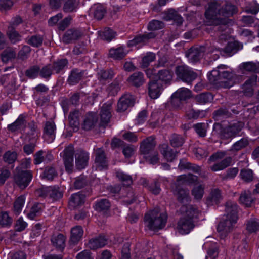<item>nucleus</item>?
I'll list each match as a JSON object with an SVG mask.
<instances>
[{
    "mask_svg": "<svg viewBox=\"0 0 259 259\" xmlns=\"http://www.w3.org/2000/svg\"><path fill=\"white\" fill-rule=\"evenodd\" d=\"M237 12V8L235 5L227 1H215L209 3L205 15L207 20L208 25H219L223 26L218 27H226L228 23L227 18L233 16Z\"/></svg>",
    "mask_w": 259,
    "mask_h": 259,
    "instance_id": "nucleus-1",
    "label": "nucleus"
},
{
    "mask_svg": "<svg viewBox=\"0 0 259 259\" xmlns=\"http://www.w3.org/2000/svg\"><path fill=\"white\" fill-rule=\"evenodd\" d=\"M228 68L227 65H220L212 70L208 74L210 82L225 88L232 87L236 82L237 76L232 71L227 70Z\"/></svg>",
    "mask_w": 259,
    "mask_h": 259,
    "instance_id": "nucleus-2",
    "label": "nucleus"
},
{
    "mask_svg": "<svg viewBox=\"0 0 259 259\" xmlns=\"http://www.w3.org/2000/svg\"><path fill=\"white\" fill-rule=\"evenodd\" d=\"M198 179L196 176L191 174L179 176L175 184L172 186V190L178 200L182 203L188 202L190 199L189 192L182 187L186 185L192 184Z\"/></svg>",
    "mask_w": 259,
    "mask_h": 259,
    "instance_id": "nucleus-3",
    "label": "nucleus"
},
{
    "mask_svg": "<svg viewBox=\"0 0 259 259\" xmlns=\"http://www.w3.org/2000/svg\"><path fill=\"white\" fill-rule=\"evenodd\" d=\"M181 211L185 212V216L178 221L177 229L182 234H187L194 229L195 224L193 219L198 217L199 211L192 205L182 206Z\"/></svg>",
    "mask_w": 259,
    "mask_h": 259,
    "instance_id": "nucleus-4",
    "label": "nucleus"
},
{
    "mask_svg": "<svg viewBox=\"0 0 259 259\" xmlns=\"http://www.w3.org/2000/svg\"><path fill=\"white\" fill-rule=\"evenodd\" d=\"M167 219L166 213L161 212L158 208H156L145 215L144 221L146 227L155 231L161 229L165 226Z\"/></svg>",
    "mask_w": 259,
    "mask_h": 259,
    "instance_id": "nucleus-5",
    "label": "nucleus"
},
{
    "mask_svg": "<svg viewBox=\"0 0 259 259\" xmlns=\"http://www.w3.org/2000/svg\"><path fill=\"white\" fill-rule=\"evenodd\" d=\"M156 142L152 137H149L144 140L141 144L140 150L146 160L152 164H155L158 162V153L154 149Z\"/></svg>",
    "mask_w": 259,
    "mask_h": 259,
    "instance_id": "nucleus-6",
    "label": "nucleus"
},
{
    "mask_svg": "<svg viewBox=\"0 0 259 259\" xmlns=\"http://www.w3.org/2000/svg\"><path fill=\"white\" fill-rule=\"evenodd\" d=\"M205 52H206L207 54L214 52L218 53L215 54L216 58H218L219 56V54H221L219 47L217 48L215 46H212L206 48L204 46H201L200 47H193L190 48L186 52V56L190 62L195 63L198 62L204 56Z\"/></svg>",
    "mask_w": 259,
    "mask_h": 259,
    "instance_id": "nucleus-7",
    "label": "nucleus"
},
{
    "mask_svg": "<svg viewBox=\"0 0 259 259\" xmlns=\"http://www.w3.org/2000/svg\"><path fill=\"white\" fill-rule=\"evenodd\" d=\"M226 153L224 151L218 152L212 154L209 159V163H211L212 162L215 163L210 166V169L212 171H217L223 170L228 166H229L232 162V158L227 157L222 160L221 161L219 160L223 159Z\"/></svg>",
    "mask_w": 259,
    "mask_h": 259,
    "instance_id": "nucleus-8",
    "label": "nucleus"
},
{
    "mask_svg": "<svg viewBox=\"0 0 259 259\" xmlns=\"http://www.w3.org/2000/svg\"><path fill=\"white\" fill-rule=\"evenodd\" d=\"M175 72L178 77L188 84H190L197 77V74L186 65L178 66Z\"/></svg>",
    "mask_w": 259,
    "mask_h": 259,
    "instance_id": "nucleus-9",
    "label": "nucleus"
},
{
    "mask_svg": "<svg viewBox=\"0 0 259 259\" xmlns=\"http://www.w3.org/2000/svg\"><path fill=\"white\" fill-rule=\"evenodd\" d=\"M36 194L41 197H48L53 200H57L63 196V192L58 187L42 188L36 191Z\"/></svg>",
    "mask_w": 259,
    "mask_h": 259,
    "instance_id": "nucleus-10",
    "label": "nucleus"
},
{
    "mask_svg": "<svg viewBox=\"0 0 259 259\" xmlns=\"http://www.w3.org/2000/svg\"><path fill=\"white\" fill-rule=\"evenodd\" d=\"M243 126L242 122H237L223 128L220 133V138L222 139H232L235 137Z\"/></svg>",
    "mask_w": 259,
    "mask_h": 259,
    "instance_id": "nucleus-11",
    "label": "nucleus"
},
{
    "mask_svg": "<svg viewBox=\"0 0 259 259\" xmlns=\"http://www.w3.org/2000/svg\"><path fill=\"white\" fill-rule=\"evenodd\" d=\"M74 149L72 145L66 147L63 151V160L66 170L71 172L73 168Z\"/></svg>",
    "mask_w": 259,
    "mask_h": 259,
    "instance_id": "nucleus-12",
    "label": "nucleus"
},
{
    "mask_svg": "<svg viewBox=\"0 0 259 259\" xmlns=\"http://www.w3.org/2000/svg\"><path fill=\"white\" fill-rule=\"evenodd\" d=\"M32 178V174L29 170L18 171L14 176L15 183L21 189L25 188Z\"/></svg>",
    "mask_w": 259,
    "mask_h": 259,
    "instance_id": "nucleus-13",
    "label": "nucleus"
},
{
    "mask_svg": "<svg viewBox=\"0 0 259 259\" xmlns=\"http://www.w3.org/2000/svg\"><path fill=\"white\" fill-rule=\"evenodd\" d=\"M237 220L233 218H226V217L224 216L218 226V231L222 236H225L228 233L232 230Z\"/></svg>",
    "mask_w": 259,
    "mask_h": 259,
    "instance_id": "nucleus-14",
    "label": "nucleus"
},
{
    "mask_svg": "<svg viewBox=\"0 0 259 259\" xmlns=\"http://www.w3.org/2000/svg\"><path fill=\"white\" fill-rule=\"evenodd\" d=\"M56 126L54 121H47L44 126L43 137L48 143L52 142L55 138Z\"/></svg>",
    "mask_w": 259,
    "mask_h": 259,
    "instance_id": "nucleus-15",
    "label": "nucleus"
},
{
    "mask_svg": "<svg viewBox=\"0 0 259 259\" xmlns=\"http://www.w3.org/2000/svg\"><path fill=\"white\" fill-rule=\"evenodd\" d=\"M134 104V98L133 95L126 94L122 96L119 100L117 104V111L124 112L128 108L132 107Z\"/></svg>",
    "mask_w": 259,
    "mask_h": 259,
    "instance_id": "nucleus-16",
    "label": "nucleus"
},
{
    "mask_svg": "<svg viewBox=\"0 0 259 259\" xmlns=\"http://www.w3.org/2000/svg\"><path fill=\"white\" fill-rule=\"evenodd\" d=\"M95 164L97 169L101 170L107 167L108 164L104 150L101 148L96 151Z\"/></svg>",
    "mask_w": 259,
    "mask_h": 259,
    "instance_id": "nucleus-17",
    "label": "nucleus"
},
{
    "mask_svg": "<svg viewBox=\"0 0 259 259\" xmlns=\"http://www.w3.org/2000/svg\"><path fill=\"white\" fill-rule=\"evenodd\" d=\"M98 121L97 116L96 113H89L83 118L81 124L82 128L86 131H89L93 128Z\"/></svg>",
    "mask_w": 259,
    "mask_h": 259,
    "instance_id": "nucleus-18",
    "label": "nucleus"
},
{
    "mask_svg": "<svg viewBox=\"0 0 259 259\" xmlns=\"http://www.w3.org/2000/svg\"><path fill=\"white\" fill-rule=\"evenodd\" d=\"M155 35L153 32L144 34L142 35H138L134 37L133 39L129 40L127 45L129 47H133L138 45H145L149 39L155 37Z\"/></svg>",
    "mask_w": 259,
    "mask_h": 259,
    "instance_id": "nucleus-19",
    "label": "nucleus"
},
{
    "mask_svg": "<svg viewBox=\"0 0 259 259\" xmlns=\"http://www.w3.org/2000/svg\"><path fill=\"white\" fill-rule=\"evenodd\" d=\"M89 154L83 151H78L75 155L76 166L78 169L84 168L88 165Z\"/></svg>",
    "mask_w": 259,
    "mask_h": 259,
    "instance_id": "nucleus-20",
    "label": "nucleus"
},
{
    "mask_svg": "<svg viewBox=\"0 0 259 259\" xmlns=\"http://www.w3.org/2000/svg\"><path fill=\"white\" fill-rule=\"evenodd\" d=\"M85 196L81 192L71 195L69 201V205L71 209L81 206L84 202Z\"/></svg>",
    "mask_w": 259,
    "mask_h": 259,
    "instance_id": "nucleus-21",
    "label": "nucleus"
},
{
    "mask_svg": "<svg viewBox=\"0 0 259 259\" xmlns=\"http://www.w3.org/2000/svg\"><path fill=\"white\" fill-rule=\"evenodd\" d=\"M111 104L105 103L101 107L100 112L101 125L107 124L110 121L111 117Z\"/></svg>",
    "mask_w": 259,
    "mask_h": 259,
    "instance_id": "nucleus-22",
    "label": "nucleus"
},
{
    "mask_svg": "<svg viewBox=\"0 0 259 259\" xmlns=\"http://www.w3.org/2000/svg\"><path fill=\"white\" fill-rule=\"evenodd\" d=\"M162 87L158 80H151L149 83L148 93L152 99H157L161 94Z\"/></svg>",
    "mask_w": 259,
    "mask_h": 259,
    "instance_id": "nucleus-23",
    "label": "nucleus"
},
{
    "mask_svg": "<svg viewBox=\"0 0 259 259\" xmlns=\"http://www.w3.org/2000/svg\"><path fill=\"white\" fill-rule=\"evenodd\" d=\"M238 205L235 202L228 201L225 205V214L226 218L238 219Z\"/></svg>",
    "mask_w": 259,
    "mask_h": 259,
    "instance_id": "nucleus-24",
    "label": "nucleus"
},
{
    "mask_svg": "<svg viewBox=\"0 0 259 259\" xmlns=\"http://www.w3.org/2000/svg\"><path fill=\"white\" fill-rule=\"evenodd\" d=\"M107 244L106 239L102 236L91 239L87 244L88 248L92 250H96L104 247Z\"/></svg>",
    "mask_w": 259,
    "mask_h": 259,
    "instance_id": "nucleus-25",
    "label": "nucleus"
},
{
    "mask_svg": "<svg viewBox=\"0 0 259 259\" xmlns=\"http://www.w3.org/2000/svg\"><path fill=\"white\" fill-rule=\"evenodd\" d=\"M26 126V121L22 115H20L17 119L13 123L8 125V128L11 132L24 131Z\"/></svg>",
    "mask_w": 259,
    "mask_h": 259,
    "instance_id": "nucleus-26",
    "label": "nucleus"
},
{
    "mask_svg": "<svg viewBox=\"0 0 259 259\" xmlns=\"http://www.w3.org/2000/svg\"><path fill=\"white\" fill-rule=\"evenodd\" d=\"M191 96V91L185 88L178 89L173 95V102L176 100L185 101Z\"/></svg>",
    "mask_w": 259,
    "mask_h": 259,
    "instance_id": "nucleus-27",
    "label": "nucleus"
},
{
    "mask_svg": "<svg viewBox=\"0 0 259 259\" xmlns=\"http://www.w3.org/2000/svg\"><path fill=\"white\" fill-rule=\"evenodd\" d=\"M81 35V32L78 30L69 29L64 34L62 40L64 42L69 43L78 39Z\"/></svg>",
    "mask_w": 259,
    "mask_h": 259,
    "instance_id": "nucleus-28",
    "label": "nucleus"
},
{
    "mask_svg": "<svg viewBox=\"0 0 259 259\" xmlns=\"http://www.w3.org/2000/svg\"><path fill=\"white\" fill-rule=\"evenodd\" d=\"M194 100L198 104L204 105L211 102L213 100V96L210 93L204 92L196 95Z\"/></svg>",
    "mask_w": 259,
    "mask_h": 259,
    "instance_id": "nucleus-29",
    "label": "nucleus"
},
{
    "mask_svg": "<svg viewBox=\"0 0 259 259\" xmlns=\"http://www.w3.org/2000/svg\"><path fill=\"white\" fill-rule=\"evenodd\" d=\"M255 198L250 191H244L240 194L239 201L246 207H250L254 202Z\"/></svg>",
    "mask_w": 259,
    "mask_h": 259,
    "instance_id": "nucleus-30",
    "label": "nucleus"
},
{
    "mask_svg": "<svg viewBox=\"0 0 259 259\" xmlns=\"http://www.w3.org/2000/svg\"><path fill=\"white\" fill-rule=\"evenodd\" d=\"M65 237L61 234L54 235L51 238L53 245L59 250L62 251L65 246Z\"/></svg>",
    "mask_w": 259,
    "mask_h": 259,
    "instance_id": "nucleus-31",
    "label": "nucleus"
},
{
    "mask_svg": "<svg viewBox=\"0 0 259 259\" xmlns=\"http://www.w3.org/2000/svg\"><path fill=\"white\" fill-rule=\"evenodd\" d=\"M16 57V50L11 47L7 48L1 54V60L4 63H7L9 61H12L15 59Z\"/></svg>",
    "mask_w": 259,
    "mask_h": 259,
    "instance_id": "nucleus-32",
    "label": "nucleus"
},
{
    "mask_svg": "<svg viewBox=\"0 0 259 259\" xmlns=\"http://www.w3.org/2000/svg\"><path fill=\"white\" fill-rule=\"evenodd\" d=\"M257 76L253 75L243 85V90L247 96H251L253 93V86L256 84Z\"/></svg>",
    "mask_w": 259,
    "mask_h": 259,
    "instance_id": "nucleus-33",
    "label": "nucleus"
},
{
    "mask_svg": "<svg viewBox=\"0 0 259 259\" xmlns=\"http://www.w3.org/2000/svg\"><path fill=\"white\" fill-rule=\"evenodd\" d=\"M223 198L221 191L218 188L212 189L207 198L208 203L210 204L219 203Z\"/></svg>",
    "mask_w": 259,
    "mask_h": 259,
    "instance_id": "nucleus-34",
    "label": "nucleus"
},
{
    "mask_svg": "<svg viewBox=\"0 0 259 259\" xmlns=\"http://www.w3.org/2000/svg\"><path fill=\"white\" fill-rule=\"evenodd\" d=\"M160 151L167 161H172L176 157V152L174 151L166 144H162L160 146Z\"/></svg>",
    "mask_w": 259,
    "mask_h": 259,
    "instance_id": "nucleus-35",
    "label": "nucleus"
},
{
    "mask_svg": "<svg viewBox=\"0 0 259 259\" xmlns=\"http://www.w3.org/2000/svg\"><path fill=\"white\" fill-rule=\"evenodd\" d=\"M127 51L123 47L112 48L109 50V56L114 59L119 60L123 58L127 54Z\"/></svg>",
    "mask_w": 259,
    "mask_h": 259,
    "instance_id": "nucleus-36",
    "label": "nucleus"
},
{
    "mask_svg": "<svg viewBox=\"0 0 259 259\" xmlns=\"http://www.w3.org/2000/svg\"><path fill=\"white\" fill-rule=\"evenodd\" d=\"M83 230L79 226L72 228L70 241L73 244H76L81 239L83 235Z\"/></svg>",
    "mask_w": 259,
    "mask_h": 259,
    "instance_id": "nucleus-37",
    "label": "nucleus"
},
{
    "mask_svg": "<svg viewBox=\"0 0 259 259\" xmlns=\"http://www.w3.org/2000/svg\"><path fill=\"white\" fill-rule=\"evenodd\" d=\"M128 81L134 86L139 87L144 82L143 74L140 72L134 73L128 78Z\"/></svg>",
    "mask_w": 259,
    "mask_h": 259,
    "instance_id": "nucleus-38",
    "label": "nucleus"
},
{
    "mask_svg": "<svg viewBox=\"0 0 259 259\" xmlns=\"http://www.w3.org/2000/svg\"><path fill=\"white\" fill-rule=\"evenodd\" d=\"M83 73L77 69L73 70L68 79V82L70 85H74L77 83L82 78Z\"/></svg>",
    "mask_w": 259,
    "mask_h": 259,
    "instance_id": "nucleus-39",
    "label": "nucleus"
},
{
    "mask_svg": "<svg viewBox=\"0 0 259 259\" xmlns=\"http://www.w3.org/2000/svg\"><path fill=\"white\" fill-rule=\"evenodd\" d=\"M44 206L42 204H34L31 208L30 212L27 214V217L30 219L33 220L39 217L42 213Z\"/></svg>",
    "mask_w": 259,
    "mask_h": 259,
    "instance_id": "nucleus-40",
    "label": "nucleus"
},
{
    "mask_svg": "<svg viewBox=\"0 0 259 259\" xmlns=\"http://www.w3.org/2000/svg\"><path fill=\"white\" fill-rule=\"evenodd\" d=\"M80 113L78 111L74 110L70 112L68 119L70 125L73 128L74 130L78 129L79 125Z\"/></svg>",
    "mask_w": 259,
    "mask_h": 259,
    "instance_id": "nucleus-41",
    "label": "nucleus"
},
{
    "mask_svg": "<svg viewBox=\"0 0 259 259\" xmlns=\"http://www.w3.org/2000/svg\"><path fill=\"white\" fill-rule=\"evenodd\" d=\"M94 17L97 20L102 19L106 13V10L103 6L100 4L95 5L91 10Z\"/></svg>",
    "mask_w": 259,
    "mask_h": 259,
    "instance_id": "nucleus-42",
    "label": "nucleus"
},
{
    "mask_svg": "<svg viewBox=\"0 0 259 259\" xmlns=\"http://www.w3.org/2000/svg\"><path fill=\"white\" fill-rule=\"evenodd\" d=\"M157 76L159 79L158 82L161 81L167 83L171 80L172 74L169 70L163 69L158 71Z\"/></svg>",
    "mask_w": 259,
    "mask_h": 259,
    "instance_id": "nucleus-43",
    "label": "nucleus"
},
{
    "mask_svg": "<svg viewBox=\"0 0 259 259\" xmlns=\"http://www.w3.org/2000/svg\"><path fill=\"white\" fill-rule=\"evenodd\" d=\"M43 41V37L40 35H34L26 38V42L33 47H39Z\"/></svg>",
    "mask_w": 259,
    "mask_h": 259,
    "instance_id": "nucleus-44",
    "label": "nucleus"
},
{
    "mask_svg": "<svg viewBox=\"0 0 259 259\" xmlns=\"http://www.w3.org/2000/svg\"><path fill=\"white\" fill-rule=\"evenodd\" d=\"M25 201V197L21 195L18 197L14 203V212L16 215H19L24 206Z\"/></svg>",
    "mask_w": 259,
    "mask_h": 259,
    "instance_id": "nucleus-45",
    "label": "nucleus"
},
{
    "mask_svg": "<svg viewBox=\"0 0 259 259\" xmlns=\"http://www.w3.org/2000/svg\"><path fill=\"white\" fill-rule=\"evenodd\" d=\"M156 59L155 54L152 52H147L142 58L141 65L143 68L147 67L150 64Z\"/></svg>",
    "mask_w": 259,
    "mask_h": 259,
    "instance_id": "nucleus-46",
    "label": "nucleus"
},
{
    "mask_svg": "<svg viewBox=\"0 0 259 259\" xmlns=\"http://www.w3.org/2000/svg\"><path fill=\"white\" fill-rule=\"evenodd\" d=\"M57 175V172L54 167L48 166L45 168L41 177L42 179L52 180Z\"/></svg>",
    "mask_w": 259,
    "mask_h": 259,
    "instance_id": "nucleus-47",
    "label": "nucleus"
},
{
    "mask_svg": "<svg viewBox=\"0 0 259 259\" xmlns=\"http://www.w3.org/2000/svg\"><path fill=\"white\" fill-rule=\"evenodd\" d=\"M143 185L145 187H147L148 189L150 191H151L153 194L155 195L158 194L160 191L161 189L160 188V185L159 183L154 181L152 182L150 185H148L147 181L146 179H143L142 180Z\"/></svg>",
    "mask_w": 259,
    "mask_h": 259,
    "instance_id": "nucleus-48",
    "label": "nucleus"
},
{
    "mask_svg": "<svg viewBox=\"0 0 259 259\" xmlns=\"http://www.w3.org/2000/svg\"><path fill=\"white\" fill-rule=\"evenodd\" d=\"M7 34L12 43L15 44L21 40V35L15 30L14 27L12 26L8 27Z\"/></svg>",
    "mask_w": 259,
    "mask_h": 259,
    "instance_id": "nucleus-49",
    "label": "nucleus"
},
{
    "mask_svg": "<svg viewBox=\"0 0 259 259\" xmlns=\"http://www.w3.org/2000/svg\"><path fill=\"white\" fill-rule=\"evenodd\" d=\"M100 36L102 39L109 42L115 37L116 33L110 28H106L100 32Z\"/></svg>",
    "mask_w": 259,
    "mask_h": 259,
    "instance_id": "nucleus-50",
    "label": "nucleus"
},
{
    "mask_svg": "<svg viewBox=\"0 0 259 259\" xmlns=\"http://www.w3.org/2000/svg\"><path fill=\"white\" fill-rule=\"evenodd\" d=\"M204 185L200 184L196 186L192 190V195L197 200H200L202 198L204 193Z\"/></svg>",
    "mask_w": 259,
    "mask_h": 259,
    "instance_id": "nucleus-51",
    "label": "nucleus"
},
{
    "mask_svg": "<svg viewBox=\"0 0 259 259\" xmlns=\"http://www.w3.org/2000/svg\"><path fill=\"white\" fill-rule=\"evenodd\" d=\"M68 64V61L67 59H61L54 63L53 65H52L53 70L55 73H58L60 72Z\"/></svg>",
    "mask_w": 259,
    "mask_h": 259,
    "instance_id": "nucleus-52",
    "label": "nucleus"
},
{
    "mask_svg": "<svg viewBox=\"0 0 259 259\" xmlns=\"http://www.w3.org/2000/svg\"><path fill=\"white\" fill-rule=\"evenodd\" d=\"M233 247L242 253H245L248 250V247L246 240L244 238H242L241 240L234 242Z\"/></svg>",
    "mask_w": 259,
    "mask_h": 259,
    "instance_id": "nucleus-53",
    "label": "nucleus"
},
{
    "mask_svg": "<svg viewBox=\"0 0 259 259\" xmlns=\"http://www.w3.org/2000/svg\"><path fill=\"white\" fill-rule=\"evenodd\" d=\"M28 128L29 131L27 132V135L30 140L36 141L38 137V134L36 130L37 127L34 123H30L28 124Z\"/></svg>",
    "mask_w": 259,
    "mask_h": 259,
    "instance_id": "nucleus-54",
    "label": "nucleus"
},
{
    "mask_svg": "<svg viewBox=\"0 0 259 259\" xmlns=\"http://www.w3.org/2000/svg\"><path fill=\"white\" fill-rule=\"evenodd\" d=\"M116 175L117 178L123 183L124 185L129 186L133 182L131 176L126 175L121 171H117Z\"/></svg>",
    "mask_w": 259,
    "mask_h": 259,
    "instance_id": "nucleus-55",
    "label": "nucleus"
},
{
    "mask_svg": "<svg viewBox=\"0 0 259 259\" xmlns=\"http://www.w3.org/2000/svg\"><path fill=\"white\" fill-rule=\"evenodd\" d=\"M242 67L246 71L257 72L259 71V63L247 62L242 64Z\"/></svg>",
    "mask_w": 259,
    "mask_h": 259,
    "instance_id": "nucleus-56",
    "label": "nucleus"
},
{
    "mask_svg": "<svg viewBox=\"0 0 259 259\" xmlns=\"http://www.w3.org/2000/svg\"><path fill=\"white\" fill-rule=\"evenodd\" d=\"M53 71L52 65H47L40 69L39 75L42 78L49 79L53 74Z\"/></svg>",
    "mask_w": 259,
    "mask_h": 259,
    "instance_id": "nucleus-57",
    "label": "nucleus"
},
{
    "mask_svg": "<svg viewBox=\"0 0 259 259\" xmlns=\"http://www.w3.org/2000/svg\"><path fill=\"white\" fill-rule=\"evenodd\" d=\"M64 4L63 10L65 12H72L77 8V2L76 0H64Z\"/></svg>",
    "mask_w": 259,
    "mask_h": 259,
    "instance_id": "nucleus-58",
    "label": "nucleus"
},
{
    "mask_svg": "<svg viewBox=\"0 0 259 259\" xmlns=\"http://www.w3.org/2000/svg\"><path fill=\"white\" fill-rule=\"evenodd\" d=\"M114 72L111 69L104 70H102L98 73V78L100 80L111 79L114 75Z\"/></svg>",
    "mask_w": 259,
    "mask_h": 259,
    "instance_id": "nucleus-59",
    "label": "nucleus"
},
{
    "mask_svg": "<svg viewBox=\"0 0 259 259\" xmlns=\"http://www.w3.org/2000/svg\"><path fill=\"white\" fill-rule=\"evenodd\" d=\"M249 144L248 141L245 138H242L241 140L235 142L232 146L231 150L238 151L246 147Z\"/></svg>",
    "mask_w": 259,
    "mask_h": 259,
    "instance_id": "nucleus-60",
    "label": "nucleus"
},
{
    "mask_svg": "<svg viewBox=\"0 0 259 259\" xmlns=\"http://www.w3.org/2000/svg\"><path fill=\"white\" fill-rule=\"evenodd\" d=\"M170 141L172 146L174 147H178L183 145L184 140L181 136L174 134L171 136Z\"/></svg>",
    "mask_w": 259,
    "mask_h": 259,
    "instance_id": "nucleus-61",
    "label": "nucleus"
},
{
    "mask_svg": "<svg viewBox=\"0 0 259 259\" xmlns=\"http://www.w3.org/2000/svg\"><path fill=\"white\" fill-rule=\"evenodd\" d=\"M110 207V203L107 199H101L96 203L95 208L97 210L102 211L108 210Z\"/></svg>",
    "mask_w": 259,
    "mask_h": 259,
    "instance_id": "nucleus-62",
    "label": "nucleus"
},
{
    "mask_svg": "<svg viewBox=\"0 0 259 259\" xmlns=\"http://www.w3.org/2000/svg\"><path fill=\"white\" fill-rule=\"evenodd\" d=\"M164 26V24L162 21L152 20L149 22L147 28L149 30H156L163 28Z\"/></svg>",
    "mask_w": 259,
    "mask_h": 259,
    "instance_id": "nucleus-63",
    "label": "nucleus"
},
{
    "mask_svg": "<svg viewBox=\"0 0 259 259\" xmlns=\"http://www.w3.org/2000/svg\"><path fill=\"white\" fill-rule=\"evenodd\" d=\"M247 230L250 233L259 230V222L255 219L249 221L246 225Z\"/></svg>",
    "mask_w": 259,
    "mask_h": 259,
    "instance_id": "nucleus-64",
    "label": "nucleus"
}]
</instances>
